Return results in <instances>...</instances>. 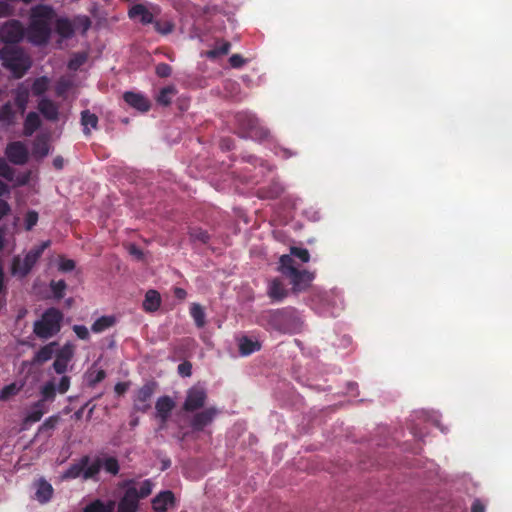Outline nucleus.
Returning <instances> with one entry per match:
<instances>
[{"label": "nucleus", "mask_w": 512, "mask_h": 512, "mask_svg": "<svg viewBox=\"0 0 512 512\" xmlns=\"http://www.w3.org/2000/svg\"><path fill=\"white\" fill-rule=\"evenodd\" d=\"M19 391L20 387H18L16 383L8 384L0 390V400L7 401L12 396L17 395Z\"/></svg>", "instance_id": "49530a36"}, {"label": "nucleus", "mask_w": 512, "mask_h": 512, "mask_svg": "<svg viewBox=\"0 0 512 512\" xmlns=\"http://www.w3.org/2000/svg\"><path fill=\"white\" fill-rule=\"evenodd\" d=\"M38 218V213L36 211H28L25 216V229L30 231L37 224Z\"/></svg>", "instance_id": "603ef678"}, {"label": "nucleus", "mask_w": 512, "mask_h": 512, "mask_svg": "<svg viewBox=\"0 0 512 512\" xmlns=\"http://www.w3.org/2000/svg\"><path fill=\"white\" fill-rule=\"evenodd\" d=\"M289 294L288 289L279 278H274L268 283L267 296L274 303L282 302Z\"/></svg>", "instance_id": "4468645a"}, {"label": "nucleus", "mask_w": 512, "mask_h": 512, "mask_svg": "<svg viewBox=\"0 0 512 512\" xmlns=\"http://www.w3.org/2000/svg\"><path fill=\"white\" fill-rule=\"evenodd\" d=\"M175 407V402L169 396L159 397L155 404L157 417L161 420L162 424H165Z\"/></svg>", "instance_id": "dca6fc26"}, {"label": "nucleus", "mask_w": 512, "mask_h": 512, "mask_svg": "<svg viewBox=\"0 0 512 512\" xmlns=\"http://www.w3.org/2000/svg\"><path fill=\"white\" fill-rule=\"evenodd\" d=\"M60 417L58 415H52L48 417L39 427L38 432L42 433L48 430H54L57 426Z\"/></svg>", "instance_id": "09e8293b"}, {"label": "nucleus", "mask_w": 512, "mask_h": 512, "mask_svg": "<svg viewBox=\"0 0 512 512\" xmlns=\"http://www.w3.org/2000/svg\"><path fill=\"white\" fill-rule=\"evenodd\" d=\"M130 19H137L143 25L152 24L154 21L153 14L143 4H134L128 11Z\"/></svg>", "instance_id": "6ab92c4d"}, {"label": "nucleus", "mask_w": 512, "mask_h": 512, "mask_svg": "<svg viewBox=\"0 0 512 512\" xmlns=\"http://www.w3.org/2000/svg\"><path fill=\"white\" fill-rule=\"evenodd\" d=\"M84 62V57L81 59H72L69 61L68 67L71 70H76Z\"/></svg>", "instance_id": "774afa93"}, {"label": "nucleus", "mask_w": 512, "mask_h": 512, "mask_svg": "<svg viewBox=\"0 0 512 512\" xmlns=\"http://www.w3.org/2000/svg\"><path fill=\"white\" fill-rule=\"evenodd\" d=\"M229 63L231 67L238 69L246 63V60L240 54H233L229 58Z\"/></svg>", "instance_id": "bf43d9fd"}, {"label": "nucleus", "mask_w": 512, "mask_h": 512, "mask_svg": "<svg viewBox=\"0 0 512 512\" xmlns=\"http://www.w3.org/2000/svg\"><path fill=\"white\" fill-rule=\"evenodd\" d=\"M176 94V88L174 86H167L160 90L156 100L159 104L163 106H168L171 104L172 96Z\"/></svg>", "instance_id": "58836bf2"}, {"label": "nucleus", "mask_w": 512, "mask_h": 512, "mask_svg": "<svg viewBox=\"0 0 512 512\" xmlns=\"http://www.w3.org/2000/svg\"><path fill=\"white\" fill-rule=\"evenodd\" d=\"M123 99L129 106L140 112H147L151 107L150 101L140 93L125 92Z\"/></svg>", "instance_id": "2eb2a0df"}, {"label": "nucleus", "mask_w": 512, "mask_h": 512, "mask_svg": "<svg viewBox=\"0 0 512 512\" xmlns=\"http://www.w3.org/2000/svg\"><path fill=\"white\" fill-rule=\"evenodd\" d=\"M156 386V382L148 381L137 390L133 400V409L135 411L146 413L151 408L150 399L155 392Z\"/></svg>", "instance_id": "9d476101"}, {"label": "nucleus", "mask_w": 512, "mask_h": 512, "mask_svg": "<svg viewBox=\"0 0 512 512\" xmlns=\"http://www.w3.org/2000/svg\"><path fill=\"white\" fill-rule=\"evenodd\" d=\"M34 485L36 487L35 499L41 504L49 502L54 493L52 485L43 478L37 480Z\"/></svg>", "instance_id": "a211bd4d"}, {"label": "nucleus", "mask_w": 512, "mask_h": 512, "mask_svg": "<svg viewBox=\"0 0 512 512\" xmlns=\"http://www.w3.org/2000/svg\"><path fill=\"white\" fill-rule=\"evenodd\" d=\"M38 109L45 119L49 121L58 120V106L50 99L44 98L39 101Z\"/></svg>", "instance_id": "412c9836"}, {"label": "nucleus", "mask_w": 512, "mask_h": 512, "mask_svg": "<svg viewBox=\"0 0 512 512\" xmlns=\"http://www.w3.org/2000/svg\"><path fill=\"white\" fill-rule=\"evenodd\" d=\"M152 487L153 484L151 480H144L140 484L139 488H136V495L138 496V500L140 501V499H144L149 496L152 492Z\"/></svg>", "instance_id": "de8ad7c7"}, {"label": "nucleus", "mask_w": 512, "mask_h": 512, "mask_svg": "<svg viewBox=\"0 0 512 512\" xmlns=\"http://www.w3.org/2000/svg\"><path fill=\"white\" fill-rule=\"evenodd\" d=\"M102 468V459L97 457L94 461L86 466L84 472V480L96 479Z\"/></svg>", "instance_id": "4c0bfd02"}, {"label": "nucleus", "mask_w": 512, "mask_h": 512, "mask_svg": "<svg viewBox=\"0 0 512 512\" xmlns=\"http://www.w3.org/2000/svg\"><path fill=\"white\" fill-rule=\"evenodd\" d=\"M62 320L63 314L59 309L48 308L42 314L41 319L35 321L33 332L41 339H49L60 331Z\"/></svg>", "instance_id": "0eeeda50"}, {"label": "nucleus", "mask_w": 512, "mask_h": 512, "mask_svg": "<svg viewBox=\"0 0 512 512\" xmlns=\"http://www.w3.org/2000/svg\"><path fill=\"white\" fill-rule=\"evenodd\" d=\"M72 358V351L68 348H63L56 355V359L53 362V369L57 374H63L66 372L68 363Z\"/></svg>", "instance_id": "5701e85b"}, {"label": "nucleus", "mask_w": 512, "mask_h": 512, "mask_svg": "<svg viewBox=\"0 0 512 512\" xmlns=\"http://www.w3.org/2000/svg\"><path fill=\"white\" fill-rule=\"evenodd\" d=\"M218 414L219 410L214 406L196 412L190 420V427L195 432H201L214 421Z\"/></svg>", "instance_id": "9b49d317"}, {"label": "nucleus", "mask_w": 512, "mask_h": 512, "mask_svg": "<svg viewBox=\"0 0 512 512\" xmlns=\"http://www.w3.org/2000/svg\"><path fill=\"white\" fill-rule=\"evenodd\" d=\"M291 257H297L299 258L303 263H307L310 260V254L309 251L305 248H299L292 246L290 247V254Z\"/></svg>", "instance_id": "3c124183"}, {"label": "nucleus", "mask_w": 512, "mask_h": 512, "mask_svg": "<svg viewBox=\"0 0 512 512\" xmlns=\"http://www.w3.org/2000/svg\"><path fill=\"white\" fill-rule=\"evenodd\" d=\"M102 468L111 475H117L119 473L120 466L115 457L109 456L102 460Z\"/></svg>", "instance_id": "c03bdc74"}, {"label": "nucleus", "mask_w": 512, "mask_h": 512, "mask_svg": "<svg viewBox=\"0 0 512 512\" xmlns=\"http://www.w3.org/2000/svg\"><path fill=\"white\" fill-rule=\"evenodd\" d=\"M35 157L43 158L49 153V144L45 139H37L32 148Z\"/></svg>", "instance_id": "a19ab883"}, {"label": "nucleus", "mask_w": 512, "mask_h": 512, "mask_svg": "<svg viewBox=\"0 0 512 512\" xmlns=\"http://www.w3.org/2000/svg\"><path fill=\"white\" fill-rule=\"evenodd\" d=\"M216 48H217V52L219 55H226L230 51L231 43L228 41H224L220 45H218Z\"/></svg>", "instance_id": "680f3d73"}, {"label": "nucleus", "mask_w": 512, "mask_h": 512, "mask_svg": "<svg viewBox=\"0 0 512 512\" xmlns=\"http://www.w3.org/2000/svg\"><path fill=\"white\" fill-rule=\"evenodd\" d=\"M235 121L239 134L243 138L262 141L269 137V130L250 112H238L235 115Z\"/></svg>", "instance_id": "20e7f679"}, {"label": "nucleus", "mask_w": 512, "mask_h": 512, "mask_svg": "<svg viewBox=\"0 0 512 512\" xmlns=\"http://www.w3.org/2000/svg\"><path fill=\"white\" fill-rule=\"evenodd\" d=\"M0 59L5 68L9 69L15 78H21L31 67V60L20 48L3 47Z\"/></svg>", "instance_id": "39448f33"}, {"label": "nucleus", "mask_w": 512, "mask_h": 512, "mask_svg": "<svg viewBox=\"0 0 512 512\" xmlns=\"http://www.w3.org/2000/svg\"><path fill=\"white\" fill-rule=\"evenodd\" d=\"M56 385L53 381L46 382L40 390L41 399L38 401H43L45 404L46 401H54L56 397Z\"/></svg>", "instance_id": "e433bc0d"}, {"label": "nucleus", "mask_w": 512, "mask_h": 512, "mask_svg": "<svg viewBox=\"0 0 512 512\" xmlns=\"http://www.w3.org/2000/svg\"><path fill=\"white\" fill-rule=\"evenodd\" d=\"M50 246V241H44L40 245L30 249L22 259L19 255L13 257L10 272L20 279L25 278L41 258L45 249Z\"/></svg>", "instance_id": "423d86ee"}, {"label": "nucleus", "mask_w": 512, "mask_h": 512, "mask_svg": "<svg viewBox=\"0 0 512 512\" xmlns=\"http://www.w3.org/2000/svg\"><path fill=\"white\" fill-rule=\"evenodd\" d=\"M116 324V318L114 316H102L98 318L91 326V330L94 333H101Z\"/></svg>", "instance_id": "473e14b6"}, {"label": "nucleus", "mask_w": 512, "mask_h": 512, "mask_svg": "<svg viewBox=\"0 0 512 512\" xmlns=\"http://www.w3.org/2000/svg\"><path fill=\"white\" fill-rule=\"evenodd\" d=\"M14 94L15 105L17 106L20 114H24L27 108V104L29 102V88L25 86L23 83L19 84L15 89Z\"/></svg>", "instance_id": "4be33fe9"}, {"label": "nucleus", "mask_w": 512, "mask_h": 512, "mask_svg": "<svg viewBox=\"0 0 512 512\" xmlns=\"http://www.w3.org/2000/svg\"><path fill=\"white\" fill-rule=\"evenodd\" d=\"M190 315L193 318L195 325L202 328L206 324V314L203 307L198 303H193L190 307Z\"/></svg>", "instance_id": "72a5a7b5"}, {"label": "nucleus", "mask_w": 512, "mask_h": 512, "mask_svg": "<svg viewBox=\"0 0 512 512\" xmlns=\"http://www.w3.org/2000/svg\"><path fill=\"white\" fill-rule=\"evenodd\" d=\"M174 296L179 300H184L187 296V292L185 289L180 287L174 288Z\"/></svg>", "instance_id": "338daca9"}, {"label": "nucleus", "mask_w": 512, "mask_h": 512, "mask_svg": "<svg viewBox=\"0 0 512 512\" xmlns=\"http://www.w3.org/2000/svg\"><path fill=\"white\" fill-rule=\"evenodd\" d=\"M175 502V496L172 491L166 490L160 492L152 500V508L155 512H166L168 507Z\"/></svg>", "instance_id": "f3484780"}, {"label": "nucleus", "mask_w": 512, "mask_h": 512, "mask_svg": "<svg viewBox=\"0 0 512 512\" xmlns=\"http://www.w3.org/2000/svg\"><path fill=\"white\" fill-rule=\"evenodd\" d=\"M106 377L104 370L89 371L86 373V380L89 387H94L96 384L103 381Z\"/></svg>", "instance_id": "a18cd8bd"}, {"label": "nucleus", "mask_w": 512, "mask_h": 512, "mask_svg": "<svg viewBox=\"0 0 512 512\" xmlns=\"http://www.w3.org/2000/svg\"><path fill=\"white\" fill-rule=\"evenodd\" d=\"M256 322L267 332L280 335L298 334L304 324L298 310L291 306L264 310L257 316Z\"/></svg>", "instance_id": "f257e3e1"}, {"label": "nucleus", "mask_w": 512, "mask_h": 512, "mask_svg": "<svg viewBox=\"0 0 512 512\" xmlns=\"http://www.w3.org/2000/svg\"><path fill=\"white\" fill-rule=\"evenodd\" d=\"M155 30L161 35H168L174 30V23L170 20H154L153 23Z\"/></svg>", "instance_id": "79ce46f5"}, {"label": "nucleus", "mask_w": 512, "mask_h": 512, "mask_svg": "<svg viewBox=\"0 0 512 512\" xmlns=\"http://www.w3.org/2000/svg\"><path fill=\"white\" fill-rule=\"evenodd\" d=\"M160 305V293L153 289L148 290L145 294V299L143 301V309L146 312H155L160 308Z\"/></svg>", "instance_id": "393cba45"}, {"label": "nucleus", "mask_w": 512, "mask_h": 512, "mask_svg": "<svg viewBox=\"0 0 512 512\" xmlns=\"http://www.w3.org/2000/svg\"><path fill=\"white\" fill-rule=\"evenodd\" d=\"M5 154L8 160L15 165H23L28 161V150L26 146L20 142H11L7 145Z\"/></svg>", "instance_id": "f8f14e48"}, {"label": "nucleus", "mask_w": 512, "mask_h": 512, "mask_svg": "<svg viewBox=\"0 0 512 512\" xmlns=\"http://www.w3.org/2000/svg\"><path fill=\"white\" fill-rule=\"evenodd\" d=\"M238 347L242 356H248L260 351L262 345L258 340H253L247 336H243L239 339Z\"/></svg>", "instance_id": "b1692460"}, {"label": "nucleus", "mask_w": 512, "mask_h": 512, "mask_svg": "<svg viewBox=\"0 0 512 512\" xmlns=\"http://www.w3.org/2000/svg\"><path fill=\"white\" fill-rule=\"evenodd\" d=\"M55 299L60 300L64 297L67 284L64 280H52L49 284Z\"/></svg>", "instance_id": "37998d69"}, {"label": "nucleus", "mask_w": 512, "mask_h": 512, "mask_svg": "<svg viewBox=\"0 0 512 512\" xmlns=\"http://www.w3.org/2000/svg\"><path fill=\"white\" fill-rule=\"evenodd\" d=\"M155 73L160 78H167L172 73V68L167 63H159L155 68Z\"/></svg>", "instance_id": "864d4df0"}, {"label": "nucleus", "mask_w": 512, "mask_h": 512, "mask_svg": "<svg viewBox=\"0 0 512 512\" xmlns=\"http://www.w3.org/2000/svg\"><path fill=\"white\" fill-rule=\"evenodd\" d=\"M70 388V377L69 376H62L61 379H60V382L56 388V390L61 393V394H64L66 393Z\"/></svg>", "instance_id": "13d9d810"}, {"label": "nucleus", "mask_w": 512, "mask_h": 512, "mask_svg": "<svg viewBox=\"0 0 512 512\" xmlns=\"http://www.w3.org/2000/svg\"><path fill=\"white\" fill-rule=\"evenodd\" d=\"M74 29L81 28L82 33H85L91 26V21L87 16L79 17L74 20Z\"/></svg>", "instance_id": "5fc2aeb1"}, {"label": "nucleus", "mask_w": 512, "mask_h": 512, "mask_svg": "<svg viewBox=\"0 0 512 512\" xmlns=\"http://www.w3.org/2000/svg\"><path fill=\"white\" fill-rule=\"evenodd\" d=\"M128 389V384L125 382H119L115 385L114 390L118 395H123Z\"/></svg>", "instance_id": "0e129e2a"}, {"label": "nucleus", "mask_w": 512, "mask_h": 512, "mask_svg": "<svg viewBox=\"0 0 512 512\" xmlns=\"http://www.w3.org/2000/svg\"><path fill=\"white\" fill-rule=\"evenodd\" d=\"M49 87V79L46 76L36 78L32 84V92L35 96L44 94Z\"/></svg>", "instance_id": "ea45409f"}, {"label": "nucleus", "mask_w": 512, "mask_h": 512, "mask_svg": "<svg viewBox=\"0 0 512 512\" xmlns=\"http://www.w3.org/2000/svg\"><path fill=\"white\" fill-rule=\"evenodd\" d=\"M41 126V119L36 112H29L24 121V135L31 136Z\"/></svg>", "instance_id": "7c9ffc66"}, {"label": "nucleus", "mask_w": 512, "mask_h": 512, "mask_svg": "<svg viewBox=\"0 0 512 512\" xmlns=\"http://www.w3.org/2000/svg\"><path fill=\"white\" fill-rule=\"evenodd\" d=\"M25 35L23 24L16 19L6 21L0 27V40L6 44H15L22 41Z\"/></svg>", "instance_id": "6e6552de"}, {"label": "nucleus", "mask_w": 512, "mask_h": 512, "mask_svg": "<svg viewBox=\"0 0 512 512\" xmlns=\"http://www.w3.org/2000/svg\"><path fill=\"white\" fill-rule=\"evenodd\" d=\"M98 116L94 113H91L89 110H83L81 112V125L83 126V133L86 136L91 135L90 128L97 129L98 128Z\"/></svg>", "instance_id": "cd10ccee"}, {"label": "nucleus", "mask_w": 512, "mask_h": 512, "mask_svg": "<svg viewBox=\"0 0 512 512\" xmlns=\"http://www.w3.org/2000/svg\"><path fill=\"white\" fill-rule=\"evenodd\" d=\"M484 511H485L484 505L481 503V501L479 499H476L472 504L471 512H484Z\"/></svg>", "instance_id": "69168bd1"}, {"label": "nucleus", "mask_w": 512, "mask_h": 512, "mask_svg": "<svg viewBox=\"0 0 512 512\" xmlns=\"http://www.w3.org/2000/svg\"><path fill=\"white\" fill-rule=\"evenodd\" d=\"M56 13L51 6L37 5L31 9L28 40L35 45H45L51 37V24Z\"/></svg>", "instance_id": "f03ea898"}, {"label": "nucleus", "mask_w": 512, "mask_h": 512, "mask_svg": "<svg viewBox=\"0 0 512 512\" xmlns=\"http://www.w3.org/2000/svg\"><path fill=\"white\" fill-rule=\"evenodd\" d=\"M47 412L43 401H37L32 406L28 414L26 415L25 423H35L41 420L42 416Z\"/></svg>", "instance_id": "c85d7f7f"}, {"label": "nucleus", "mask_w": 512, "mask_h": 512, "mask_svg": "<svg viewBox=\"0 0 512 512\" xmlns=\"http://www.w3.org/2000/svg\"><path fill=\"white\" fill-rule=\"evenodd\" d=\"M115 503L113 501L103 502L96 499L85 506L84 512H113Z\"/></svg>", "instance_id": "2f4dec72"}, {"label": "nucleus", "mask_w": 512, "mask_h": 512, "mask_svg": "<svg viewBox=\"0 0 512 512\" xmlns=\"http://www.w3.org/2000/svg\"><path fill=\"white\" fill-rule=\"evenodd\" d=\"M16 111L13 109L11 102H6L0 107V123L9 127L16 123Z\"/></svg>", "instance_id": "bb28decb"}, {"label": "nucleus", "mask_w": 512, "mask_h": 512, "mask_svg": "<svg viewBox=\"0 0 512 512\" xmlns=\"http://www.w3.org/2000/svg\"><path fill=\"white\" fill-rule=\"evenodd\" d=\"M188 234L193 243L207 244L210 240L209 233L200 227H191Z\"/></svg>", "instance_id": "f704fd0d"}, {"label": "nucleus", "mask_w": 512, "mask_h": 512, "mask_svg": "<svg viewBox=\"0 0 512 512\" xmlns=\"http://www.w3.org/2000/svg\"><path fill=\"white\" fill-rule=\"evenodd\" d=\"M90 457L85 455L77 463L72 464L63 474L65 479H76L82 477L84 479V470L89 464Z\"/></svg>", "instance_id": "aec40b11"}, {"label": "nucleus", "mask_w": 512, "mask_h": 512, "mask_svg": "<svg viewBox=\"0 0 512 512\" xmlns=\"http://www.w3.org/2000/svg\"><path fill=\"white\" fill-rule=\"evenodd\" d=\"M178 373L182 377H190L192 374V364L189 361H184L178 365Z\"/></svg>", "instance_id": "4d7b16f0"}, {"label": "nucleus", "mask_w": 512, "mask_h": 512, "mask_svg": "<svg viewBox=\"0 0 512 512\" xmlns=\"http://www.w3.org/2000/svg\"><path fill=\"white\" fill-rule=\"evenodd\" d=\"M53 345H55V343H50L41 347L34 355L33 363L43 364L50 360L54 353Z\"/></svg>", "instance_id": "c9c22d12"}, {"label": "nucleus", "mask_w": 512, "mask_h": 512, "mask_svg": "<svg viewBox=\"0 0 512 512\" xmlns=\"http://www.w3.org/2000/svg\"><path fill=\"white\" fill-rule=\"evenodd\" d=\"M10 212V206L5 200L0 199V220Z\"/></svg>", "instance_id": "e2e57ef3"}, {"label": "nucleus", "mask_w": 512, "mask_h": 512, "mask_svg": "<svg viewBox=\"0 0 512 512\" xmlns=\"http://www.w3.org/2000/svg\"><path fill=\"white\" fill-rule=\"evenodd\" d=\"M55 30L62 38L68 39L74 34V24L68 18H58Z\"/></svg>", "instance_id": "c756f323"}, {"label": "nucleus", "mask_w": 512, "mask_h": 512, "mask_svg": "<svg viewBox=\"0 0 512 512\" xmlns=\"http://www.w3.org/2000/svg\"><path fill=\"white\" fill-rule=\"evenodd\" d=\"M15 171L11 168L5 159L0 158V176L5 178L7 181H12L14 179Z\"/></svg>", "instance_id": "8fccbe9b"}, {"label": "nucleus", "mask_w": 512, "mask_h": 512, "mask_svg": "<svg viewBox=\"0 0 512 512\" xmlns=\"http://www.w3.org/2000/svg\"><path fill=\"white\" fill-rule=\"evenodd\" d=\"M208 395L204 387L194 385L187 390L182 409L185 412H195L205 406Z\"/></svg>", "instance_id": "1a4fd4ad"}, {"label": "nucleus", "mask_w": 512, "mask_h": 512, "mask_svg": "<svg viewBox=\"0 0 512 512\" xmlns=\"http://www.w3.org/2000/svg\"><path fill=\"white\" fill-rule=\"evenodd\" d=\"M284 189L278 182H272L270 185L266 187L259 188L257 191V196L261 199H276L282 193Z\"/></svg>", "instance_id": "a878e982"}, {"label": "nucleus", "mask_w": 512, "mask_h": 512, "mask_svg": "<svg viewBox=\"0 0 512 512\" xmlns=\"http://www.w3.org/2000/svg\"><path fill=\"white\" fill-rule=\"evenodd\" d=\"M72 329L79 339H81V340H89L90 339V333L86 326L74 325Z\"/></svg>", "instance_id": "6e6d98bb"}, {"label": "nucleus", "mask_w": 512, "mask_h": 512, "mask_svg": "<svg viewBox=\"0 0 512 512\" xmlns=\"http://www.w3.org/2000/svg\"><path fill=\"white\" fill-rule=\"evenodd\" d=\"M139 500L136 495V487H128L118 502L117 512H137Z\"/></svg>", "instance_id": "ddd939ff"}, {"label": "nucleus", "mask_w": 512, "mask_h": 512, "mask_svg": "<svg viewBox=\"0 0 512 512\" xmlns=\"http://www.w3.org/2000/svg\"><path fill=\"white\" fill-rule=\"evenodd\" d=\"M278 270L289 278L294 293L306 290L314 279L313 273L297 269L290 255H282L280 257Z\"/></svg>", "instance_id": "7ed1b4c3"}, {"label": "nucleus", "mask_w": 512, "mask_h": 512, "mask_svg": "<svg viewBox=\"0 0 512 512\" xmlns=\"http://www.w3.org/2000/svg\"><path fill=\"white\" fill-rule=\"evenodd\" d=\"M75 261L71 259H61L59 263V270L62 272H69L75 268Z\"/></svg>", "instance_id": "052dcab7"}]
</instances>
